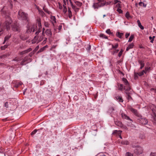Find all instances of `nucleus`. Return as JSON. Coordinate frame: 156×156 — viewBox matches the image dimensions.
<instances>
[{"instance_id":"37","label":"nucleus","mask_w":156,"mask_h":156,"mask_svg":"<svg viewBox=\"0 0 156 156\" xmlns=\"http://www.w3.org/2000/svg\"><path fill=\"white\" fill-rule=\"evenodd\" d=\"M38 11L40 14H41L42 16H43L44 14V12L42 10L38 9Z\"/></svg>"},{"instance_id":"39","label":"nucleus","mask_w":156,"mask_h":156,"mask_svg":"<svg viewBox=\"0 0 156 156\" xmlns=\"http://www.w3.org/2000/svg\"><path fill=\"white\" fill-rule=\"evenodd\" d=\"M123 51V50H122V49H121V50L120 51H119L118 54L119 57H120L121 56Z\"/></svg>"},{"instance_id":"5","label":"nucleus","mask_w":156,"mask_h":156,"mask_svg":"<svg viewBox=\"0 0 156 156\" xmlns=\"http://www.w3.org/2000/svg\"><path fill=\"white\" fill-rule=\"evenodd\" d=\"M20 60L21 59L20 58L16 57L15 58L13 59L12 61H15L17 62L16 64H15L16 66H23L26 65V64L25 63V62H26L25 60L23 59V60L20 63L19 62Z\"/></svg>"},{"instance_id":"6","label":"nucleus","mask_w":156,"mask_h":156,"mask_svg":"<svg viewBox=\"0 0 156 156\" xmlns=\"http://www.w3.org/2000/svg\"><path fill=\"white\" fill-rule=\"evenodd\" d=\"M128 108L137 117H141V115L138 112L136 109L133 108L131 106H129L128 107Z\"/></svg>"},{"instance_id":"43","label":"nucleus","mask_w":156,"mask_h":156,"mask_svg":"<svg viewBox=\"0 0 156 156\" xmlns=\"http://www.w3.org/2000/svg\"><path fill=\"white\" fill-rule=\"evenodd\" d=\"M45 50V49L44 48V47H42L37 52V53H39L40 52H41L42 51H44Z\"/></svg>"},{"instance_id":"27","label":"nucleus","mask_w":156,"mask_h":156,"mask_svg":"<svg viewBox=\"0 0 156 156\" xmlns=\"http://www.w3.org/2000/svg\"><path fill=\"white\" fill-rule=\"evenodd\" d=\"M75 3L76 5L79 7L81 6L82 5V3L78 1H75Z\"/></svg>"},{"instance_id":"41","label":"nucleus","mask_w":156,"mask_h":156,"mask_svg":"<svg viewBox=\"0 0 156 156\" xmlns=\"http://www.w3.org/2000/svg\"><path fill=\"white\" fill-rule=\"evenodd\" d=\"M125 156H133V155L131 153L127 152Z\"/></svg>"},{"instance_id":"2","label":"nucleus","mask_w":156,"mask_h":156,"mask_svg":"<svg viewBox=\"0 0 156 156\" xmlns=\"http://www.w3.org/2000/svg\"><path fill=\"white\" fill-rule=\"evenodd\" d=\"M18 17L21 20L28 21V14L21 10L18 12Z\"/></svg>"},{"instance_id":"21","label":"nucleus","mask_w":156,"mask_h":156,"mask_svg":"<svg viewBox=\"0 0 156 156\" xmlns=\"http://www.w3.org/2000/svg\"><path fill=\"white\" fill-rule=\"evenodd\" d=\"M140 65V69H142L144 66V62L141 60H139L138 61Z\"/></svg>"},{"instance_id":"63","label":"nucleus","mask_w":156,"mask_h":156,"mask_svg":"<svg viewBox=\"0 0 156 156\" xmlns=\"http://www.w3.org/2000/svg\"><path fill=\"white\" fill-rule=\"evenodd\" d=\"M129 33H126L125 35L126 38H127L129 36Z\"/></svg>"},{"instance_id":"59","label":"nucleus","mask_w":156,"mask_h":156,"mask_svg":"<svg viewBox=\"0 0 156 156\" xmlns=\"http://www.w3.org/2000/svg\"><path fill=\"white\" fill-rule=\"evenodd\" d=\"M139 137L141 139H143L144 137V135L143 134H140Z\"/></svg>"},{"instance_id":"44","label":"nucleus","mask_w":156,"mask_h":156,"mask_svg":"<svg viewBox=\"0 0 156 156\" xmlns=\"http://www.w3.org/2000/svg\"><path fill=\"white\" fill-rule=\"evenodd\" d=\"M117 11L120 14L122 13V10L120 9L119 8L117 9Z\"/></svg>"},{"instance_id":"12","label":"nucleus","mask_w":156,"mask_h":156,"mask_svg":"<svg viewBox=\"0 0 156 156\" xmlns=\"http://www.w3.org/2000/svg\"><path fill=\"white\" fill-rule=\"evenodd\" d=\"M122 117L123 119H126L128 120H129L132 122H133V120L130 118L128 116H127L126 114L124 113H121Z\"/></svg>"},{"instance_id":"18","label":"nucleus","mask_w":156,"mask_h":156,"mask_svg":"<svg viewBox=\"0 0 156 156\" xmlns=\"http://www.w3.org/2000/svg\"><path fill=\"white\" fill-rule=\"evenodd\" d=\"M115 98L116 100L119 102H122L123 101V100L122 99L121 96L119 95H117L115 97Z\"/></svg>"},{"instance_id":"17","label":"nucleus","mask_w":156,"mask_h":156,"mask_svg":"<svg viewBox=\"0 0 156 156\" xmlns=\"http://www.w3.org/2000/svg\"><path fill=\"white\" fill-rule=\"evenodd\" d=\"M45 33L49 37H50L51 36L52 33L51 30L50 29H47L45 31Z\"/></svg>"},{"instance_id":"54","label":"nucleus","mask_w":156,"mask_h":156,"mask_svg":"<svg viewBox=\"0 0 156 156\" xmlns=\"http://www.w3.org/2000/svg\"><path fill=\"white\" fill-rule=\"evenodd\" d=\"M118 2H120V3H121V2L118 0H115L114 1V4H115L116 3H117Z\"/></svg>"},{"instance_id":"22","label":"nucleus","mask_w":156,"mask_h":156,"mask_svg":"<svg viewBox=\"0 0 156 156\" xmlns=\"http://www.w3.org/2000/svg\"><path fill=\"white\" fill-rule=\"evenodd\" d=\"M137 23L138 24L139 27L141 29L143 30L144 29V27L143 26L140 22V21L139 20H137Z\"/></svg>"},{"instance_id":"4","label":"nucleus","mask_w":156,"mask_h":156,"mask_svg":"<svg viewBox=\"0 0 156 156\" xmlns=\"http://www.w3.org/2000/svg\"><path fill=\"white\" fill-rule=\"evenodd\" d=\"M141 117H138V118L137 119V122L142 124H147L148 123V121L147 119L144 118H143L141 115Z\"/></svg>"},{"instance_id":"51","label":"nucleus","mask_w":156,"mask_h":156,"mask_svg":"<svg viewBox=\"0 0 156 156\" xmlns=\"http://www.w3.org/2000/svg\"><path fill=\"white\" fill-rule=\"evenodd\" d=\"M43 9L45 12H46L47 13L49 14V12L48 10V9H47L45 8L44 7H43Z\"/></svg>"},{"instance_id":"13","label":"nucleus","mask_w":156,"mask_h":156,"mask_svg":"<svg viewBox=\"0 0 156 156\" xmlns=\"http://www.w3.org/2000/svg\"><path fill=\"white\" fill-rule=\"evenodd\" d=\"M37 23L39 26V30L36 32L35 33V34L36 35H37L40 32V30H39L41 28V23L40 22V19H37Z\"/></svg>"},{"instance_id":"38","label":"nucleus","mask_w":156,"mask_h":156,"mask_svg":"<svg viewBox=\"0 0 156 156\" xmlns=\"http://www.w3.org/2000/svg\"><path fill=\"white\" fill-rule=\"evenodd\" d=\"M100 36L103 38H105V39L107 38V37L104 34H101L100 35Z\"/></svg>"},{"instance_id":"26","label":"nucleus","mask_w":156,"mask_h":156,"mask_svg":"<svg viewBox=\"0 0 156 156\" xmlns=\"http://www.w3.org/2000/svg\"><path fill=\"white\" fill-rule=\"evenodd\" d=\"M10 36L9 35H8L7 36H6L5 37L4 41L3 42V43L5 44V42H6L7 41L9 40V38H10Z\"/></svg>"},{"instance_id":"58","label":"nucleus","mask_w":156,"mask_h":156,"mask_svg":"<svg viewBox=\"0 0 156 156\" xmlns=\"http://www.w3.org/2000/svg\"><path fill=\"white\" fill-rule=\"evenodd\" d=\"M39 48V46L38 45L35 48L34 50L33 51L34 52H35L36 51H37Z\"/></svg>"},{"instance_id":"61","label":"nucleus","mask_w":156,"mask_h":156,"mask_svg":"<svg viewBox=\"0 0 156 156\" xmlns=\"http://www.w3.org/2000/svg\"><path fill=\"white\" fill-rule=\"evenodd\" d=\"M122 143L124 144H129V142L127 141H124L123 142H122Z\"/></svg>"},{"instance_id":"36","label":"nucleus","mask_w":156,"mask_h":156,"mask_svg":"<svg viewBox=\"0 0 156 156\" xmlns=\"http://www.w3.org/2000/svg\"><path fill=\"white\" fill-rule=\"evenodd\" d=\"M118 44L117 43V44H115V45H112V48L113 49H114L115 50V49L118 48Z\"/></svg>"},{"instance_id":"49","label":"nucleus","mask_w":156,"mask_h":156,"mask_svg":"<svg viewBox=\"0 0 156 156\" xmlns=\"http://www.w3.org/2000/svg\"><path fill=\"white\" fill-rule=\"evenodd\" d=\"M133 43H131L128 46V47H129L130 49H131L133 47Z\"/></svg>"},{"instance_id":"52","label":"nucleus","mask_w":156,"mask_h":156,"mask_svg":"<svg viewBox=\"0 0 156 156\" xmlns=\"http://www.w3.org/2000/svg\"><path fill=\"white\" fill-rule=\"evenodd\" d=\"M114 110L113 107H111L109 108V111L110 112H112Z\"/></svg>"},{"instance_id":"47","label":"nucleus","mask_w":156,"mask_h":156,"mask_svg":"<svg viewBox=\"0 0 156 156\" xmlns=\"http://www.w3.org/2000/svg\"><path fill=\"white\" fill-rule=\"evenodd\" d=\"M91 48V46L90 45H88L86 48V49L88 51H89Z\"/></svg>"},{"instance_id":"32","label":"nucleus","mask_w":156,"mask_h":156,"mask_svg":"<svg viewBox=\"0 0 156 156\" xmlns=\"http://www.w3.org/2000/svg\"><path fill=\"white\" fill-rule=\"evenodd\" d=\"M68 12H69V18H71L72 17V14L70 9H68Z\"/></svg>"},{"instance_id":"48","label":"nucleus","mask_w":156,"mask_h":156,"mask_svg":"<svg viewBox=\"0 0 156 156\" xmlns=\"http://www.w3.org/2000/svg\"><path fill=\"white\" fill-rule=\"evenodd\" d=\"M49 24L47 22H45L44 23V26L45 27H49Z\"/></svg>"},{"instance_id":"9","label":"nucleus","mask_w":156,"mask_h":156,"mask_svg":"<svg viewBox=\"0 0 156 156\" xmlns=\"http://www.w3.org/2000/svg\"><path fill=\"white\" fill-rule=\"evenodd\" d=\"M105 5V2L103 3H101V4L98 2L94 3L93 5V7L94 9H98L99 8L102 7Z\"/></svg>"},{"instance_id":"62","label":"nucleus","mask_w":156,"mask_h":156,"mask_svg":"<svg viewBox=\"0 0 156 156\" xmlns=\"http://www.w3.org/2000/svg\"><path fill=\"white\" fill-rule=\"evenodd\" d=\"M98 2H99V3L101 4V3H103L104 2H104L105 0H98Z\"/></svg>"},{"instance_id":"53","label":"nucleus","mask_w":156,"mask_h":156,"mask_svg":"<svg viewBox=\"0 0 156 156\" xmlns=\"http://www.w3.org/2000/svg\"><path fill=\"white\" fill-rule=\"evenodd\" d=\"M63 6L64 8L63 9V12H64V13H66L67 11V9L66 8V7L64 5H63Z\"/></svg>"},{"instance_id":"19","label":"nucleus","mask_w":156,"mask_h":156,"mask_svg":"<svg viewBox=\"0 0 156 156\" xmlns=\"http://www.w3.org/2000/svg\"><path fill=\"white\" fill-rule=\"evenodd\" d=\"M119 90H122L123 89L126 90V87L125 86H123L122 84H120L119 86Z\"/></svg>"},{"instance_id":"45","label":"nucleus","mask_w":156,"mask_h":156,"mask_svg":"<svg viewBox=\"0 0 156 156\" xmlns=\"http://www.w3.org/2000/svg\"><path fill=\"white\" fill-rule=\"evenodd\" d=\"M150 69H151V68L150 67H146L145 68V70L146 73L147 71H148L150 70Z\"/></svg>"},{"instance_id":"15","label":"nucleus","mask_w":156,"mask_h":156,"mask_svg":"<svg viewBox=\"0 0 156 156\" xmlns=\"http://www.w3.org/2000/svg\"><path fill=\"white\" fill-rule=\"evenodd\" d=\"M70 3L71 6L73 8V9L74 10V11L75 12H78L79 11V9L78 8H77V7H76V6L73 5V4L72 2L71 1V0H70Z\"/></svg>"},{"instance_id":"42","label":"nucleus","mask_w":156,"mask_h":156,"mask_svg":"<svg viewBox=\"0 0 156 156\" xmlns=\"http://www.w3.org/2000/svg\"><path fill=\"white\" fill-rule=\"evenodd\" d=\"M32 49L31 48H29L28 49L26 50H25V52H26V53L30 51H32Z\"/></svg>"},{"instance_id":"7","label":"nucleus","mask_w":156,"mask_h":156,"mask_svg":"<svg viewBox=\"0 0 156 156\" xmlns=\"http://www.w3.org/2000/svg\"><path fill=\"white\" fill-rule=\"evenodd\" d=\"M122 80L125 86L126 87V91H129L130 90V87L129 86V83L127 80L125 78H122Z\"/></svg>"},{"instance_id":"30","label":"nucleus","mask_w":156,"mask_h":156,"mask_svg":"<svg viewBox=\"0 0 156 156\" xmlns=\"http://www.w3.org/2000/svg\"><path fill=\"white\" fill-rule=\"evenodd\" d=\"M44 38V37L43 35L41 36L39 38H37V42H39L42 41Z\"/></svg>"},{"instance_id":"11","label":"nucleus","mask_w":156,"mask_h":156,"mask_svg":"<svg viewBox=\"0 0 156 156\" xmlns=\"http://www.w3.org/2000/svg\"><path fill=\"white\" fill-rule=\"evenodd\" d=\"M20 39L23 41H25L29 37L28 36L25 34H21L20 36Z\"/></svg>"},{"instance_id":"25","label":"nucleus","mask_w":156,"mask_h":156,"mask_svg":"<svg viewBox=\"0 0 156 156\" xmlns=\"http://www.w3.org/2000/svg\"><path fill=\"white\" fill-rule=\"evenodd\" d=\"M126 98L129 100H130L132 99V98L131 96L129 95V93L126 92Z\"/></svg>"},{"instance_id":"24","label":"nucleus","mask_w":156,"mask_h":156,"mask_svg":"<svg viewBox=\"0 0 156 156\" xmlns=\"http://www.w3.org/2000/svg\"><path fill=\"white\" fill-rule=\"evenodd\" d=\"M37 36H35L34 39L32 41V44H35V43H38L37 42Z\"/></svg>"},{"instance_id":"40","label":"nucleus","mask_w":156,"mask_h":156,"mask_svg":"<svg viewBox=\"0 0 156 156\" xmlns=\"http://www.w3.org/2000/svg\"><path fill=\"white\" fill-rule=\"evenodd\" d=\"M115 124L118 126H121L122 125L121 123L119 122H115Z\"/></svg>"},{"instance_id":"56","label":"nucleus","mask_w":156,"mask_h":156,"mask_svg":"<svg viewBox=\"0 0 156 156\" xmlns=\"http://www.w3.org/2000/svg\"><path fill=\"white\" fill-rule=\"evenodd\" d=\"M150 156H156V153H151Z\"/></svg>"},{"instance_id":"31","label":"nucleus","mask_w":156,"mask_h":156,"mask_svg":"<svg viewBox=\"0 0 156 156\" xmlns=\"http://www.w3.org/2000/svg\"><path fill=\"white\" fill-rule=\"evenodd\" d=\"M139 5L140 6H143L144 7H146V4H145L144 3L142 2H140L139 3Z\"/></svg>"},{"instance_id":"64","label":"nucleus","mask_w":156,"mask_h":156,"mask_svg":"<svg viewBox=\"0 0 156 156\" xmlns=\"http://www.w3.org/2000/svg\"><path fill=\"white\" fill-rule=\"evenodd\" d=\"M25 53H26L25 51H25H23L20 52V55H23V54H25Z\"/></svg>"},{"instance_id":"35","label":"nucleus","mask_w":156,"mask_h":156,"mask_svg":"<svg viewBox=\"0 0 156 156\" xmlns=\"http://www.w3.org/2000/svg\"><path fill=\"white\" fill-rule=\"evenodd\" d=\"M125 16L128 19H129L130 17L129 14L128 12H127L126 13Z\"/></svg>"},{"instance_id":"29","label":"nucleus","mask_w":156,"mask_h":156,"mask_svg":"<svg viewBox=\"0 0 156 156\" xmlns=\"http://www.w3.org/2000/svg\"><path fill=\"white\" fill-rule=\"evenodd\" d=\"M123 35V33H121L119 32H117L116 33V36L120 38H121L122 36Z\"/></svg>"},{"instance_id":"20","label":"nucleus","mask_w":156,"mask_h":156,"mask_svg":"<svg viewBox=\"0 0 156 156\" xmlns=\"http://www.w3.org/2000/svg\"><path fill=\"white\" fill-rule=\"evenodd\" d=\"M122 132V131H117V130H115L114 131V132H113V133H117L118 134V135L119 136V137L121 139H122V136H121V133Z\"/></svg>"},{"instance_id":"50","label":"nucleus","mask_w":156,"mask_h":156,"mask_svg":"<svg viewBox=\"0 0 156 156\" xmlns=\"http://www.w3.org/2000/svg\"><path fill=\"white\" fill-rule=\"evenodd\" d=\"M22 83H23L21 82H18V83L16 84L15 86L16 87H18L19 86L21 85L22 84Z\"/></svg>"},{"instance_id":"14","label":"nucleus","mask_w":156,"mask_h":156,"mask_svg":"<svg viewBox=\"0 0 156 156\" xmlns=\"http://www.w3.org/2000/svg\"><path fill=\"white\" fill-rule=\"evenodd\" d=\"M37 23L39 26V30L36 32L35 33V34L36 35H37L40 32V30H39L41 28V23L40 22V19H37Z\"/></svg>"},{"instance_id":"23","label":"nucleus","mask_w":156,"mask_h":156,"mask_svg":"<svg viewBox=\"0 0 156 156\" xmlns=\"http://www.w3.org/2000/svg\"><path fill=\"white\" fill-rule=\"evenodd\" d=\"M51 21L52 23L54 25V23H56V18L54 16H51Z\"/></svg>"},{"instance_id":"1","label":"nucleus","mask_w":156,"mask_h":156,"mask_svg":"<svg viewBox=\"0 0 156 156\" xmlns=\"http://www.w3.org/2000/svg\"><path fill=\"white\" fill-rule=\"evenodd\" d=\"M12 2L11 0H9L7 3L8 6H4L3 8L1 10V12H3V15H4L5 18V21L4 22H2L0 24V32L5 29H6L7 30L10 29V25L12 22V20L10 16L9 12L8 11H5V10L6 7L10 9L12 8Z\"/></svg>"},{"instance_id":"60","label":"nucleus","mask_w":156,"mask_h":156,"mask_svg":"<svg viewBox=\"0 0 156 156\" xmlns=\"http://www.w3.org/2000/svg\"><path fill=\"white\" fill-rule=\"evenodd\" d=\"M7 47V45H5L4 47H1V48L2 50L5 49V48H6Z\"/></svg>"},{"instance_id":"28","label":"nucleus","mask_w":156,"mask_h":156,"mask_svg":"<svg viewBox=\"0 0 156 156\" xmlns=\"http://www.w3.org/2000/svg\"><path fill=\"white\" fill-rule=\"evenodd\" d=\"M144 73H146L145 70H143L141 72L137 73V74L139 76H142Z\"/></svg>"},{"instance_id":"55","label":"nucleus","mask_w":156,"mask_h":156,"mask_svg":"<svg viewBox=\"0 0 156 156\" xmlns=\"http://www.w3.org/2000/svg\"><path fill=\"white\" fill-rule=\"evenodd\" d=\"M34 52H35L34 51L31 52L30 53H29V56L30 57H31L34 54Z\"/></svg>"},{"instance_id":"46","label":"nucleus","mask_w":156,"mask_h":156,"mask_svg":"<svg viewBox=\"0 0 156 156\" xmlns=\"http://www.w3.org/2000/svg\"><path fill=\"white\" fill-rule=\"evenodd\" d=\"M134 79H136L138 78V76H139L137 74V73H134Z\"/></svg>"},{"instance_id":"3","label":"nucleus","mask_w":156,"mask_h":156,"mask_svg":"<svg viewBox=\"0 0 156 156\" xmlns=\"http://www.w3.org/2000/svg\"><path fill=\"white\" fill-rule=\"evenodd\" d=\"M134 153L137 156H143L142 154L143 152V149L140 146L136 147L134 150Z\"/></svg>"},{"instance_id":"16","label":"nucleus","mask_w":156,"mask_h":156,"mask_svg":"<svg viewBox=\"0 0 156 156\" xmlns=\"http://www.w3.org/2000/svg\"><path fill=\"white\" fill-rule=\"evenodd\" d=\"M43 128H41L38 130L37 129H35L31 133V135L32 136H33V135H34V134H35L37 132H38V133H37V134H39L41 132V130Z\"/></svg>"},{"instance_id":"33","label":"nucleus","mask_w":156,"mask_h":156,"mask_svg":"<svg viewBox=\"0 0 156 156\" xmlns=\"http://www.w3.org/2000/svg\"><path fill=\"white\" fill-rule=\"evenodd\" d=\"M134 35H131L129 39L128 42H131L132 41Z\"/></svg>"},{"instance_id":"57","label":"nucleus","mask_w":156,"mask_h":156,"mask_svg":"<svg viewBox=\"0 0 156 156\" xmlns=\"http://www.w3.org/2000/svg\"><path fill=\"white\" fill-rule=\"evenodd\" d=\"M4 106L6 107V108H8L9 106H8V102H6L5 103Z\"/></svg>"},{"instance_id":"8","label":"nucleus","mask_w":156,"mask_h":156,"mask_svg":"<svg viewBox=\"0 0 156 156\" xmlns=\"http://www.w3.org/2000/svg\"><path fill=\"white\" fill-rule=\"evenodd\" d=\"M12 29L13 31L19 32L20 28L19 24L17 23H14L12 26Z\"/></svg>"},{"instance_id":"34","label":"nucleus","mask_w":156,"mask_h":156,"mask_svg":"<svg viewBox=\"0 0 156 156\" xmlns=\"http://www.w3.org/2000/svg\"><path fill=\"white\" fill-rule=\"evenodd\" d=\"M106 32L107 34L110 35H112L113 34V33L111 32L110 30L109 29H108L106 31Z\"/></svg>"},{"instance_id":"10","label":"nucleus","mask_w":156,"mask_h":156,"mask_svg":"<svg viewBox=\"0 0 156 156\" xmlns=\"http://www.w3.org/2000/svg\"><path fill=\"white\" fill-rule=\"evenodd\" d=\"M37 26L35 25H33L29 27L27 29L26 33H29L31 32H34L36 30Z\"/></svg>"}]
</instances>
